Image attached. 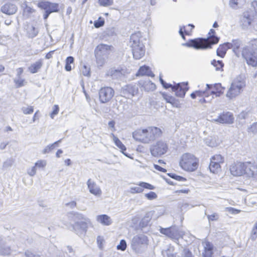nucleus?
<instances>
[{
  "label": "nucleus",
  "instance_id": "nucleus-1",
  "mask_svg": "<svg viewBox=\"0 0 257 257\" xmlns=\"http://www.w3.org/2000/svg\"><path fill=\"white\" fill-rule=\"evenodd\" d=\"M230 171L234 176H241L245 174L257 180V165L250 162L234 163L230 167Z\"/></svg>",
  "mask_w": 257,
  "mask_h": 257
},
{
  "label": "nucleus",
  "instance_id": "nucleus-2",
  "mask_svg": "<svg viewBox=\"0 0 257 257\" xmlns=\"http://www.w3.org/2000/svg\"><path fill=\"white\" fill-rule=\"evenodd\" d=\"M162 134L161 130L157 127L151 126L145 129H139L133 133L134 139L145 144H148L160 137Z\"/></svg>",
  "mask_w": 257,
  "mask_h": 257
},
{
  "label": "nucleus",
  "instance_id": "nucleus-3",
  "mask_svg": "<svg viewBox=\"0 0 257 257\" xmlns=\"http://www.w3.org/2000/svg\"><path fill=\"white\" fill-rule=\"evenodd\" d=\"M215 31L211 29L209 32V36L206 39H197L191 40L185 45L190 47H193L196 49H205L211 48L212 45L217 43L219 38L215 36Z\"/></svg>",
  "mask_w": 257,
  "mask_h": 257
},
{
  "label": "nucleus",
  "instance_id": "nucleus-4",
  "mask_svg": "<svg viewBox=\"0 0 257 257\" xmlns=\"http://www.w3.org/2000/svg\"><path fill=\"white\" fill-rule=\"evenodd\" d=\"M240 24L244 28L252 26L257 28V1H253L251 4L250 11H246L241 16Z\"/></svg>",
  "mask_w": 257,
  "mask_h": 257
},
{
  "label": "nucleus",
  "instance_id": "nucleus-5",
  "mask_svg": "<svg viewBox=\"0 0 257 257\" xmlns=\"http://www.w3.org/2000/svg\"><path fill=\"white\" fill-rule=\"evenodd\" d=\"M141 33L133 34L130 37V45L132 48L133 57L135 59H141L145 55V46L141 42Z\"/></svg>",
  "mask_w": 257,
  "mask_h": 257
},
{
  "label": "nucleus",
  "instance_id": "nucleus-6",
  "mask_svg": "<svg viewBox=\"0 0 257 257\" xmlns=\"http://www.w3.org/2000/svg\"><path fill=\"white\" fill-rule=\"evenodd\" d=\"M113 50V47L104 44H100L94 50L96 62L98 67L103 66L106 62L108 56Z\"/></svg>",
  "mask_w": 257,
  "mask_h": 257
},
{
  "label": "nucleus",
  "instance_id": "nucleus-7",
  "mask_svg": "<svg viewBox=\"0 0 257 257\" xmlns=\"http://www.w3.org/2000/svg\"><path fill=\"white\" fill-rule=\"evenodd\" d=\"M179 165L183 170L192 172L197 169L198 160L194 155L190 153H185L181 156Z\"/></svg>",
  "mask_w": 257,
  "mask_h": 257
},
{
  "label": "nucleus",
  "instance_id": "nucleus-8",
  "mask_svg": "<svg viewBox=\"0 0 257 257\" xmlns=\"http://www.w3.org/2000/svg\"><path fill=\"white\" fill-rule=\"evenodd\" d=\"M245 86V81L240 77H236L232 82L226 96L229 99L235 98L241 93Z\"/></svg>",
  "mask_w": 257,
  "mask_h": 257
},
{
  "label": "nucleus",
  "instance_id": "nucleus-9",
  "mask_svg": "<svg viewBox=\"0 0 257 257\" xmlns=\"http://www.w3.org/2000/svg\"><path fill=\"white\" fill-rule=\"evenodd\" d=\"M148 244V237L144 234H140L133 237L131 240V246L134 251L139 253L146 249Z\"/></svg>",
  "mask_w": 257,
  "mask_h": 257
},
{
  "label": "nucleus",
  "instance_id": "nucleus-10",
  "mask_svg": "<svg viewBox=\"0 0 257 257\" xmlns=\"http://www.w3.org/2000/svg\"><path fill=\"white\" fill-rule=\"evenodd\" d=\"M241 55L248 65L257 66V50L250 46H246L242 48Z\"/></svg>",
  "mask_w": 257,
  "mask_h": 257
},
{
  "label": "nucleus",
  "instance_id": "nucleus-11",
  "mask_svg": "<svg viewBox=\"0 0 257 257\" xmlns=\"http://www.w3.org/2000/svg\"><path fill=\"white\" fill-rule=\"evenodd\" d=\"M168 150L167 143L163 141H159L151 146L150 151L151 155L155 157H160L165 154Z\"/></svg>",
  "mask_w": 257,
  "mask_h": 257
},
{
  "label": "nucleus",
  "instance_id": "nucleus-12",
  "mask_svg": "<svg viewBox=\"0 0 257 257\" xmlns=\"http://www.w3.org/2000/svg\"><path fill=\"white\" fill-rule=\"evenodd\" d=\"M126 73V70L122 67H113L109 69L106 73L113 79L121 80Z\"/></svg>",
  "mask_w": 257,
  "mask_h": 257
},
{
  "label": "nucleus",
  "instance_id": "nucleus-13",
  "mask_svg": "<svg viewBox=\"0 0 257 257\" xmlns=\"http://www.w3.org/2000/svg\"><path fill=\"white\" fill-rule=\"evenodd\" d=\"M114 94L113 89L110 87L101 88L99 91V98L101 103H105L109 102Z\"/></svg>",
  "mask_w": 257,
  "mask_h": 257
},
{
  "label": "nucleus",
  "instance_id": "nucleus-14",
  "mask_svg": "<svg viewBox=\"0 0 257 257\" xmlns=\"http://www.w3.org/2000/svg\"><path fill=\"white\" fill-rule=\"evenodd\" d=\"M89 221H81L76 222L72 225V229L77 235L79 236H83L86 233Z\"/></svg>",
  "mask_w": 257,
  "mask_h": 257
},
{
  "label": "nucleus",
  "instance_id": "nucleus-15",
  "mask_svg": "<svg viewBox=\"0 0 257 257\" xmlns=\"http://www.w3.org/2000/svg\"><path fill=\"white\" fill-rule=\"evenodd\" d=\"M188 83H179L175 84L172 87V90L175 92V95L180 97H183L188 88L187 87Z\"/></svg>",
  "mask_w": 257,
  "mask_h": 257
},
{
  "label": "nucleus",
  "instance_id": "nucleus-16",
  "mask_svg": "<svg viewBox=\"0 0 257 257\" xmlns=\"http://www.w3.org/2000/svg\"><path fill=\"white\" fill-rule=\"evenodd\" d=\"M214 122L220 123L232 124L234 121L233 114L230 112H223L216 119H213Z\"/></svg>",
  "mask_w": 257,
  "mask_h": 257
},
{
  "label": "nucleus",
  "instance_id": "nucleus-17",
  "mask_svg": "<svg viewBox=\"0 0 257 257\" xmlns=\"http://www.w3.org/2000/svg\"><path fill=\"white\" fill-rule=\"evenodd\" d=\"M138 89L132 84H128L121 88V93L123 97L130 98L137 93Z\"/></svg>",
  "mask_w": 257,
  "mask_h": 257
},
{
  "label": "nucleus",
  "instance_id": "nucleus-18",
  "mask_svg": "<svg viewBox=\"0 0 257 257\" xmlns=\"http://www.w3.org/2000/svg\"><path fill=\"white\" fill-rule=\"evenodd\" d=\"M87 185L90 193L96 196H100L101 195L102 191L101 189L96 183L91 179H89L88 180Z\"/></svg>",
  "mask_w": 257,
  "mask_h": 257
},
{
  "label": "nucleus",
  "instance_id": "nucleus-19",
  "mask_svg": "<svg viewBox=\"0 0 257 257\" xmlns=\"http://www.w3.org/2000/svg\"><path fill=\"white\" fill-rule=\"evenodd\" d=\"M18 8L16 5L10 3L5 4L1 8V11L3 13L8 15L15 14Z\"/></svg>",
  "mask_w": 257,
  "mask_h": 257
},
{
  "label": "nucleus",
  "instance_id": "nucleus-20",
  "mask_svg": "<svg viewBox=\"0 0 257 257\" xmlns=\"http://www.w3.org/2000/svg\"><path fill=\"white\" fill-rule=\"evenodd\" d=\"M242 42L240 40L235 39L232 40L230 43L228 42L225 43V46H227V48L232 49L235 55L238 57L239 53L238 50Z\"/></svg>",
  "mask_w": 257,
  "mask_h": 257
},
{
  "label": "nucleus",
  "instance_id": "nucleus-21",
  "mask_svg": "<svg viewBox=\"0 0 257 257\" xmlns=\"http://www.w3.org/2000/svg\"><path fill=\"white\" fill-rule=\"evenodd\" d=\"M207 89H212L211 94H215L216 96H219L223 93L224 88H222L220 84H215L214 86L211 84H206Z\"/></svg>",
  "mask_w": 257,
  "mask_h": 257
},
{
  "label": "nucleus",
  "instance_id": "nucleus-22",
  "mask_svg": "<svg viewBox=\"0 0 257 257\" xmlns=\"http://www.w3.org/2000/svg\"><path fill=\"white\" fill-rule=\"evenodd\" d=\"M153 214L154 212L153 211L148 212L146 213L145 216L142 219L139 223V226L142 229L146 227L149 225Z\"/></svg>",
  "mask_w": 257,
  "mask_h": 257
},
{
  "label": "nucleus",
  "instance_id": "nucleus-23",
  "mask_svg": "<svg viewBox=\"0 0 257 257\" xmlns=\"http://www.w3.org/2000/svg\"><path fill=\"white\" fill-rule=\"evenodd\" d=\"M184 235V231L179 230L175 227H172L169 237L175 240V242H177L176 241H178L180 238L182 237Z\"/></svg>",
  "mask_w": 257,
  "mask_h": 257
},
{
  "label": "nucleus",
  "instance_id": "nucleus-24",
  "mask_svg": "<svg viewBox=\"0 0 257 257\" xmlns=\"http://www.w3.org/2000/svg\"><path fill=\"white\" fill-rule=\"evenodd\" d=\"M69 217L71 218L74 223L81 221H89V219L85 217L82 214L76 212H70L69 213Z\"/></svg>",
  "mask_w": 257,
  "mask_h": 257
},
{
  "label": "nucleus",
  "instance_id": "nucleus-25",
  "mask_svg": "<svg viewBox=\"0 0 257 257\" xmlns=\"http://www.w3.org/2000/svg\"><path fill=\"white\" fill-rule=\"evenodd\" d=\"M96 220L102 224L106 226L110 225L112 222L110 217L105 214L97 216Z\"/></svg>",
  "mask_w": 257,
  "mask_h": 257
},
{
  "label": "nucleus",
  "instance_id": "nucleus-26",
  "mask_svg": "<svg viewBox=\"0 0 257 257\" xmlns=\"http://www.w3.org/2000/svg\"><path fill=\"white\" fill-rule=\"evenodd\" d=\"M23 7L24 8L23 15L25 17L29 18L35 16L36 11L34 9L28 6L26 4H23Z\"/></svg>",
  "mask_w": 257,
  "mask_h": 257
},
{
  "label": "nucleus",
  "instance_id": "nucleus-27",
  "mask_svg": "<svg viewBox=\"0 0 257 257\" xmlns=\"http://www.w3.org/2000/svg\"><path fill=\"white\" fill-rule=\"evenodd\" d=\"M213 245L208 241L205 242L204 257H212L213 254Z\"/></svg>",
  "mask_w": 257,
  "mask_h": 257
},
{
  "label": "nucleus",
  "instance_id": "nucleus-28",
  "mask_svg": "<svg viewBox=\"0 0 257 257\" xmlns=\"http://www.w3.org/2000/svg\"><path fill=\"white\" fill-rule=\"evenodd\" d=\"M137 75L138 76L147 75L152 77L154 76L150 67L146 66L141 67Z\"/></svg>",
  "mask_w": 257,
  "mask_h": 257
},
{
  "label": "nucleus",
  "instance_id": "nucleus-29",
  "mask_svg": "<svg viewBox=\"0 0 257 257\" xmlns=\"http://www.w3.org/2000/svg\"><path fill=\"white\" fill-rule=\"evenodd\" d=\"M43 65V63L41 60H39L36 61L35 63L32 64L30 67L28 68V70L31 73H37L42 67Z\"/></svg>",
  "mask_w": 257,
  "mask_h": 257
},
{
  "label": "nucleus",
  "instance_id": "nucleus-30",
  "mask_svg": "<svg viewBox=\"0 0 257 257\" xmlns=\"http://www.w3.org/2000/svg\"><path fill=\"white\" fill-rule=\"evenodd\" d=\"M39 33V30L33 25H29L27 28V36L29 38H34L36 37Z\"/></svg>",
  "mask_w": 257,
  "mask_h": 257
},
{
  "label": "nucleus",
  "instance_id": "nucleus-31",
  "mask_svg": "<svg viewBox=\"0 0 257 257\" xmlns=\"http://www.w3.org/2000/svg\"><path fill=\"white\" fill-rule=\"evenodd\" d=\"M163 257H175L176 253L174 252V248L173 246L169 245L165 249L162 251Z\"/></svg>",
  "mask_w": 257,
  "mask_h": 257
},
{
  "label": "nucleus",
  "instance_id": "nucleus-32",
  "mask_svg": "<svg viewBox=\"0 0 257 257\" xmlns=\"http://www.w3.org/2000/svg\"><path fill=\"white\" fill-rule=\"evenodd\" d=\"M111 135L112 137L113 140L115 145L121 150V152L124 155H125L127 157H128L127 155L124 152V151L126 150V148L124 146V145L122 144L121 142L118 139V138L115 137L113 134H111Z\"/></svg>",
  "mask_w": 257,
  "mask_h": 257
},
{
  "label": "nucleus",
  "instance_id": "nucleus-33",
  "mask_svg": "<svg viewBox=\"0 0 257 257\" xmlns=\"http://www.w3.org/2000/svg\"><path fill=\"white\" fill-rule=\"evenodd\" d=\"M10 248L4 244L2 239L0 237V254L6 255L10 254Z\"/></svg>",
  "mask_w": 257,
  "mask_h": 257
},
{
  "label": "nucleus",
  "instance_id": "nucleus-34",
  "mask_svg": "<svg viewBox=\"0 0 257 257\" xmlns=\"http://www.w3.org/2000/svg\"><path fill=\"white\" fill-rule=\"evenodd\" d=\"M245 3V0H230L229 5L233 9L240 8Z\"/></svg>",
  "mask_w": 257,
  "mask_h": 257
},
{
  "label": "nucleus",
  "instance_id": "nucleus-35",
  "mask_svg": "<svg viewBox=\"0 0 257 257\" xmlns=\"http://www.w3.org/2000/svg\"><path fill=\"white\" fill-rule=\"evenodd\" d=\"M209 169L211 172L216 173L219 171L220 165L217 163H215L214 161H210Z\"/></svg>",
  "mask_w": 257,
  "mask_h": 257
},
{
  "label": "nucleus",
  "instance_id": "nucleus-36",
  "mask_svg": "<svg viewBox=\"0 0 257 257\" xmlns=\"http://www.w3.org/2000/svg\"><path fill=\"white\" fill-rule=\"evenodd\" d=\"M211 64L215 67V69L217 71L223 70L222 68L224 64L222 61L213 60L211 61Z\"/></svg>",
  "mask_w": 257,
  "mask_h": 257
},
{
  "label": "nucleus",
  "instance_id": "nucleus-37",
  "mask_svg": "<svg viewBox=\"0 0 257 257\" xmlns=\"http://www.w3.org/2000/svg\"><path fill=\"white\" fill-rule=\"evenodd\" d=\"M228 49L227 48V46H225V43L224 45L218 48L217 50V55L221 57H223L226 53V50Z\"/></svg>",
  "mask_w": 257,
  "mask_h": 257
},
{
  "label": "nucleus",
  "instance_id": "nucleus-38",
  "mask_svg": "<svg viewBox=\"0 0 257 257\" xmlns=\"http://www.w3.org/2000/svg\"><path fill=\"white\" fill-rule=\"evenodd\" d=\"M58 5L55 3H49V5L48 6L47 10L46 11H48L51 13L53 12H57L58 11Z\"/></svg>",
  "mask_w": 257,
  "mask_h": 257
},
{
  "label": "nucleus",
  "instance_id": "nucleus-39",
  "mask_svg": "<svg viewBox=\"0 0 257 257\" xmlns=\"http://www.w3.org/2000/svg\"><path fill=\"white\" fill-rule=\"evenodd\" d=\"M14 82L17 87H22L24 86L26 83L25 80L24 79H22L21 77L15 78Z\"/></svg>",
  "mask_w": 257,
  "mask_h": 257
},
{
  "label": "nucleus",
  "instance_id": "nucleus-40",
  "mask_svg": "<svg viewBox=\"0 0 257 257\" xmlns=\"http://www.w3.org/2000/svg\"><path fill=\"white\" fill-rule=\"evenodd\" d=\"M81 72H82V74L85 76H90V68L85 65L82 66L81 68Z\"/></svg>",
  "mask_w": 257,
  "mask_h": 257
},
{
  "label": "nucleus",
  "instance_id": "nucleus-41",
  "mask_svg": "<svg viewBox=\"0 0 257 257\" xmlns=\"http://www.w3.org/2000/svg\"><path fill=\"white\" fill-rule=\"evenodd\" d=\"M49 2L45 1H42L39 2L37 5L38 7L41 9L44 10L45 11L46 10H47L48 6L49 5Z\"/></svg>",
  "mask_w": 257,
  "mask_h": 257
},
{
  "label": "nucleus",
  "instance_id": "nucleus-42",
  "mask_svg": "<svg viewBox=\"0 0 257 257\" xmlns=\"http://www.w3.org/2000/svg\"><path fill=\"white\" fill-rule=\"evenodd\" d=\"M214 161L220 165L223 162V158L220 155H215L211 158V161Z\"/></svg>",
  "mask_w": 257,
  "mask_h": 257
},
{
  "label": "nucleus",
  "instance_id": "nucleus-43",
  "mask_svg": "<svg viewBox=\"0 0 257 257\" xmlns=\"http://www.w3.org/2000/svg\"><path fill=\"white\" fill-rule=\"evenodd\" d=\"M137 185H138L142 188L143 187L150 190H153L155 188V187L154 186L146 182H141L139 184H137Z\"/></svg>",
  "mask_w": 257,
  "mask_h": 257
},
{
  "label": "nucleus",
  "instance_id": "nucleus-44",
  "mask_svg": "<svg viewBox=\"0 0 257 257\" xmlns=\"http://www.w3.org/2000/svg\"><path fill=\"white\" fill-rule=\"evenodd\" d=\"M168 175L169 177H170L171 178L174 179L179 181H185L186 180V179L185 178H184L182 176L177 175L174 173H168Z\"/></svg>",
  "mask_w": 257,
  "mask_h": 257
},
{
  "label": "nucleus",
  "instance_id": "nucleus-45",
  "mask_svg": "<svg viewBox=\"0 0 257 257\" xmlns=\"http://www.w3.org/2000/svg\"><path fill=\"white\" fill-rule=\"evenodd\" d=\"M126 247V241L124 239H121L119 242V244H118L116 246V248L118 250H121L122 251H124L125 250Z\"/></svg>",
  "mask_w": 257,
  "mask_h": 257
},
{
  "label": "nucleus",
  "instance_id": "nucleus-46",
  "mask_svg": "<svg viewBox=\"0 0 257 257\" xmlns=\"http://www.w3.org/2000/svg\"><path fill=\"white\" fill-rule=\"evenodd\" d=\"M99 5L103 7H108L113 4V0H98Z\"/></svg>",
  "mask_w": 257,
  "mask_h": 257
},
{
  "label": "nucleus",
  "instance_id": "nucleus-47",
  "mask_svg": "<svg viewBox=\"0 0 257 257\" xmlns=\"http://www.w3.org/2000/svg\"><path fill=\"white\" fill-rule=\"evenodd\" d=\"M205 214L207 216V218L209 221H216L219 218V215L217 213H213L211 215H208L206 212L205 213Z\"/></svg>",
  "mask_w": 257,
  "mask_h": 257
},
{
  "label": "nucleus",
  "instance_id": "nucleus-48",
  "mask_svg": "<svg viewBox=\"0 0 257 257\" xmlns=\"http://www.w3.org/2000/svg\"><path fill=\"white\" fill-rule=\"evenodd\" d=\"M160 229H159L160 232L167 236L169 237L170 234V231L172 229V227L170 228H163L162 227H159Z\"/></svg>",
  "mask_w": 257,
  "mask_h": 257
},
{
  "label": "nucleus",
  "instance_id": "nucleus-49",
  "mask_svg": "<svg viewBox=\"0 0 257 257\" xmlns=\"http://www.w3.org/2000/svg\"><path fill=\"white\" fill-rule=\"evenodd\" d=\"M22 111L25 114H31L34 111V108L33 106H29L28 107H23L22 108Z\"/></svg>",
  "mask_w": 257,
  "mask_h": 257
},
{
  "label": "nucleus",
  "instance_id": "nucleus-50",
  "mask_svg": "<svg viewBox=\"0 0 257 257\" xmlns=\"http://www.w3.org/2000/svg\"><path fill=\"white\" fill-rule=\"evenodd\" d=\"M105 241L103 238V237L101 236H98L97 237V243L98 247L100 249H102L103 247V244L104 243Z\"/></svg>",
  "mask_w": 257,
  "mask_h": 257
},
{
  "label": "nucleus",
  "instance_id": "nucleus-51",
  "mask_svg": "<svg viewBox=\"0 0 257 257\" xmlns=\"http://www.w3.org/2000/svg\"><path fill=\"white\" fill-rule=\"evenodd\" d=\"M143 189L142 187H131L130 192L132 194L140 193L143 191Z\"/></svg>",
  "mask_w": 257,
  "mask_h": 257
},
{
  "label": "nucleus",
  "instance_id": "nucleus-52",
  "mask_svg": "<svg viewBox=\"0 0 257 257\" xmlns=\"http://www.w3.org/2000/svg\"><path fill=\"white\" fill-rule=\"evenodd\" d=\"M145 88L149 90H154L156 89V85L151 81L146 82Z\"/></svg>",
  "mask_w": 257,
  "mask_h": 257
},
{
  "label": "nucleus",
  "instance_id": "nucleus-53",
  "mask_svg": "<svg viewBox=\"0 0 257 257\" xmlns=\"http://www.w3.org/2000/svg\"><path fill=\"white\" fill-rule=\"evenodd\" d=\"M145 197L149 200H153L157 198V195L154 192H150L145 194Z\"/></svg>",
  "mask_w": 257,
  "mask_h": 257
},
{
  "label": "nucleus",
  "instance_id": "nucleus-54",
  "mask_svg": "<svg viewBox=\"0 0 257 257\" xmlns=\"http://www.w3.org/2000/svg\"><path fill=\"white\" fill-rule=\"evenodd\" d=\"M14 162V160L13 158L7 159L3 164V167L5 168H8L12 166Z\"/></svg>",
  "mask_w": 257,
  "mask_h": 257
},
{
  "label": "nucleus",
  "instance_id": "nucleus-55",
  "mask_svg": "<svg viewBox=\"0 0 257 257\" xmlns=\"http://www.w3.org/2000/svg\"><path fill=\"white\" fill-rule=\"evenodd\" d=\"M26 257H40V255L32 252L30 250H27L25 253Z\"/></svg>",
  "mask_w": 257,
  "mask_h": 257
},
{
  "label": "nucleus",
  "instance_id": "nucleus-56",
  "mask_svg": "<svg viewBox=\"0 0 257 257\" xmlns=\"http://www.w3.org/2000/svg\"><path fill=\"white\" fill-rule=\"evenodd\" d=\"M59 108L57 105H54L53 107V111L50 114V116L52 118H53L54 116L58 113Z\"/></svg>",
  "mask_w": 257,
  "mask_h": 257
},
{
  "label": "nucleus",
  "instance_id": "nucleus-57",
  "mask_svg": "<svg viewBox=\"0 0 257 257\" xmlns=\"http://www.w3.org/2000/svg\"><path fill=\"white\" fill-rule=\"evenodd\" d=\"M46 165V162L45 160H40L35 163V167L39 168H44Z\"/></svg>",
  "mask_w": 257,
  "mask_h": 257
},
{
  "label": "nucleus",
  "instance_id": "nucleus-58",
  "mask_svg": "<svg viewBox=\"0 0 257 257\" xmlns=\"http://www.w3.org/2000/svg\"><path fill=\"white\" fill-rule=\"evenodd\" d=\"M182 257H194L191 252L187 249H184L182 254Z\"/></svg>",
  "mask_w": 257,
  "mask_h": 257
},
{
  "label": "nucleus",
  "instance_id": "nucleus-59",
  "mask_svg": "<svg viewBox=\"0 0 257 257\" xmlns=\"http://www.w3.org/2000/svg\"><path fill=\"white\" fill-rule=\"evenodd\" d=\"M54 149V147L52 144L49 145L45 147V148L43 151V154H46L49 153L52 150Z\"/></svg>",
  "mask_w": 257,
  "mask_h": 257
},
{
  "label": "nucleus",
  "instance_id": "nucleus-60",
  "mask_svg": "<svg viewBox=\"0 0 257 257\" xmlns=\"http://www.w3.org/2000/svg\"><path fill=\"white\" fill-rule=\"evenodd\" d=\"M104 24V22L103 20H100V18H99V20L95 21L94 22V26L95 28H100L103 26Z\"/></svg>",
  "mask_w": 257,
  "mask_h": 257
},
{
  "label": "nucleus",
  "instance_id": "nucleus-61",
  "mask_svg": "<svg viewBox=\"0 0 257 257\" xmlns=\"http://www.w3.org/2000/svg\"><path fill=\"white\" fill-rule=\"evenodd\" d=\"M249 46L257 50V38L251 40Z\"/></svg>",
  "mask_w": 257,
  "mask_h": 257
},
{
  "label": "nucleus",
  "instance_id": "nucleus-62",
  "mask_svg": "<svg viewBox=\"0 0 257 257\" xmlns=\"http://www.w3.org/2000/svg\"><path fill=\"white\" fill-rule=\"evenodd\" d=\"M27 172L30 176H34L36 173V168L35 166L33 167L31 169L28 170Z\"/></svg>",
  "mask_w": 257,
  "mask_h": 257
},
{
  "label": "nucleus",
  "instance_id": "nucleus-63",
  "mask_svg": "<svg viewBox=\"0 0 257 257\" xmlns=\"http://www.w3.org/2000/svg\"><path fill=\"white\" fill-rule=\"evenodd\" d=\"M252 235L251 237L253 239H254L256 237L257 235V226L254 225V226L252 230Z\"/></svg>",
  "mask_w": 257,
  "mask_h": 257
},
{
  "label": "nucleus",
  "instance_id": "nucleus-64",
  "mask_svg": "<svg viewBox=\"0 0 257 257\" xmlns=\"http://www.w3.org/2000/svg\"><path fill=\"white\" fill-rule=\"evenodd\" d=\"M17 71V77L16 78H19L21 77V75L24 72V69L23 68L20 67L16 69Z\"/></svg>",
  "mask_w": 257,
  "mask_h": 257
}]
</instances>
